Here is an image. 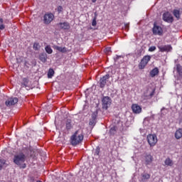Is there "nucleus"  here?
Segmentation results:
<instances>
[{
    "mask_svg": "<svg viewBox=\"0 0 182 182\" xmlns=\"http://www.w3.org/2000/svg\"><path fill=\"white\" fill-rule=\"evenodd\" d=\"M29 153L30 157H33L35 151L31 146L23 148L22 151L14 156L13 162L18 166L19 168H26V164H25V161H26V158L29 157Z\"/></svg>",
    "mask_w": 182,
    "mask_h": 182,
    "instance_id": "nucleus-1",
    "label": "nucleus"
},
{
    "mask_svg": "<svg viewBox=\"0 0 182 182\" xmlns=\"http://www.w3.org/2000/svg\"><path fill=\"white\" fill-rule=\"evenodd\" d=\"M85 134H83V130L78 129L71 136H70V144L72 146H77L80 143L83 141Z\"/></svg>",
    "mask_w": 182,
    "mask_h": 182,
    "instance_id": "nucleus-2",
    "label": "nucleus"
},
{
    "mask_svg": "<svg viewBox=\"0 0 182 182\" xmlns=\"http://www.w3.org/2000/svg\"><path fill=\"white\" fill-rule=\"evenodd\" d=\"M97 114H99V109H97L92 114V118L90 119L89 122V125L92 126V127H95V126H96V123H97Z\"/></svg>",
    "mask_w": 182,
    "mask_h": 182,
    "instance_id": "nucleus-3",
    "label": "nucleus"
},
{
    "mask_svg": "<svg viewBox=\"0 0 182 182\" xmlns=\"http://www.w3.org/2000/svg\"><path fill=\"white\" fill-rule=\"evenodd\" d=\"M151 59V56L150 55H145L144 58L141 60V62L139 64V69H144L146 66H147V63L150 62Z\"/></svg>",
    "mask_w": 182,
    "mask_h": 182,
    "instance_id": "nucleus-4",
    "label": "nucleus"
},
{
    "mask_svg": "<svg viewBox=\"0 0 182 182\" xmlns=\"http://www.w3.org/2000/svg\"><path fill=\"white\" fill-rule=\"evenodd\" d=\"M102 109L107 110L110 105H112V98H110V97L109 96L103 97L102 98Z\"/></svg>",
    "mask_w": 182,
    "mask_h": 182,
    "instance_id": "nucleus-5",
    "label": "nucleus"
},
{
    "mask_svg": "<svg viewBox=\"0 0 182 182\" xmlns=\"http://www.w3.org/2000/svg\"><path fill=\"white\" fill-rule=\"evenodd\" d=\"M147 141L151 147H154L157 144V136L156 134H149L147 136Z\"/></svg>",
    "mask_w": 182,
    "mask_h": 182,
    "instance_id": "nucleus-6",
    "label": "nucleus"
},
{
    "mask_svg": "<svg viewBox=\"0 0 182 182\" xmlns=\"http://www.w3.org/2000/svg\"><path fill=\"white\" fill-rule=\"evenodd\" d=\"M18 102V97H11L8 98L7 100H6L5 105L6 106H7V107H11V106H15V105H16Z\"/></svg>",
    "mask_w": 182,
    "mask_h": 182,
    "instance_id": "nucleus-7",
    "label": "nucleus"
},
{
    "mask_svg": "<svg viewBox=\"0 0 182 182\" xmlns=\"http://www.w3.org/2000/svg\"><path fill=\"white\" fill-rule=\"evenodd\" d=\"M56 27L58 31H60V29L68 31V29H70V24L68 22L58 23L56 24Z\"/></svg>",
    "mask_w": 182,
    "mask_h": 182,
    "instance_id": "nucleus-8",
    "label": "nucleus"
},
{
    "mask_svg": "<svg viewBox=\"0 0 182 182\" xmlns=\"http://www.w3.org/2000/svg\"><path fill=\"white\" fill-rule=\"evenodd\" d=\"M152 32L154 35H159V36H161V35H163V28H161L160 26H158L157 23H154Z\"/></svg>",
    "mask_w": 182,
    "mask_h": 182,
    "instance_id": "nucleus-9",
    "label": "nucleus"
},
{
    "mask_svg": "<svg viewBox=\"0 0 182 182\" xmlns=\"http://www.w3.org/2000/svg\"><path fill=\"white\" fill-rule=\"evenodd\" d=\"M109 79H110V75L109 74H107L100 78L99 83L100 87H101V89H103V87L106 86V83H107Z\"/></svg>",
    "mask_w": 182,
    "mask_h": 182,
    "instance_id": "nucleus-10",
    "label": "nucleus"
},
{
    "mask_svg": "<svg viewBox=\"0 0 182 182\" xmlns=\"http://www.w3.org/2000/svg\"><path fill=\"white\" fill-rule=\"evenodd\" d=\"M163 20L168 23H173L174 21V18L171 16V14L169 12H166L163 14Z\"/></svg>",
    "mask_w": 182,
    "mask_h": 182,
    "instance_id": "nucleus-11",
    "label": "nucleus"
},
{
    "mask_svg": "<svg viewBox=\"0 0 182 182\" xmlns=\"http://www.w3.org/2000/svg\"><path fill=\"white\" fill-rule=\"evenodd\" d=\"M53 14L51 13L45 14L43 18L44 23H46V25H49V23H50V22L53 21Z\"/></svg>",
    "mask_w": 182,
    "mask_h": 182,
    "instance_id": "nucleus-12",
    "label": "nucleus"
},
{
    "mask_svg": "<svg viewBox=\"0 0 182 182\" xmlns=\"http://www.w3.org/2000/svg\"><path fill=\"white\" fill-rule=\"evenodd\" d=\"M160 52H171L173 48L170 45L158 46Z\"/></svg>",
    "mask_w": 182,
    "mask_h": 182,
    "instance_id": "nucleus-13",
    "label": "nucleus"
},
{
    "mask_svg": "<svg viewBox=\"0 0 182 182\" xmlns=\"http://www.w3.org/2000/svg\"><path fill=\"white\" fill-rule=\"evenodd\" d=\"M132 109L133 113H135L136 114H139V113H141V107L137 104H133L132 105Z\"/></svg>",
    "mask_w": 182,
    "mask_h": 182,
    "instance_id": "nucleus-14",
    "label": "nucleus"
},
{
    "mask_svg": "<svg viewBox=\"0 0 182 182\" xmlns=\"http://www.w3.org/2000/svg\"><path fill=\"white\" fill-rule=\"evenodd\" d=\"M153 156H151V154H148L145 156V164L146 166H149L150 164H151V163H153Z\"/></svg>",
    "mask_w": 182,
    "mask_h": 182,
    "instance_id": "nucleus-15",
    "label": "nucleus"
},
{
    "mask_svg": "<svg viewBox=\"0 0 182 182\" xmlns=\"http://www.w3.org/2000/svg\"><path fill=\"white\" fill-rule=\"evenodd\" d=\"M53 49L55 50H58V52H60L61 53H66L68 52V48L66 47H60L58 46H53Z\"/></svg>",
    "mask_w": 182,
    "mask_h": 182,
    "instance_id": "nucleus-16",
    "label": "nucleus"
},
{
    "mask_svg": "<svg viewBox=\"0 0 182 182\" xmlns=\"http://www.w3.org/2000/svg\"><path fill=\"white\" fill-rule=\"evenodd\" d=\"M38 59L42 62L43 63H46V61L48 60V54L46 53H42L39 55Z\"/></svg>",
    "mask_w": 182,
    "mask_h": 182,
    "instance_id": "nucleus-17",
    "label": "nucleus"
},
{
    "mask_svg": "<svg viewBox=\"0 0 182 182\" xmlns=\"http://www.w3.org/2000/svg\"><path fill=\"white\" fill-rule=\"evenodd\" d=\"M65 127L68 130H70L71 129L73 128V123H72V119H65Z\"/></svg>",
    "mask_w": 182,
    "mask_h": 182,
    "instance_id": "nucleus-18",
    "label": "nucleus"
},
{
    "mask_svg": "<svg viewBox=\"0 0 182 182\" xmlns=\"http://www.w3.org/2000/svg\"><path fill=\"white\" fill-rule=\"evenodd\" d=\"M160 73V71L159 70L158 68H154L153 70H151L149 73V75L151 77H154L155 76H157Z\"/></svg>",
    "mask_w": 182,
    "mask_h": 182,
    "instance_id": "nucleus-19",
    "label": "nucleus"
},
{
    "mask_svg": "<svg viewBox=\"0 0 182 182\" xmlns=\"http://www.w3.org/2000/svg\"><path fill=\"white\" fill-rule=\"evenodd\" d=\"M8 167V164H6V160L4 159H0V171L3 168H6Z\"/></svg>",
    "mask_w": 182,
    "mask_h": 182,
    "instance_id": "nucleus-20",
    "label": "nucleus"
},
{
    "mask_svg": "<svg viewBox=\"0 0 182 182\" xmlns=\"http://www.w3.org/2000/svg\"><path fill=\"white\" fill-rule=\"evenodd\" d=\"M150 179V174L147 173H144L141 174V181L147 182Z\"/></svg>",
    "mask_w": 182,
    "mask_h": 182,
    "instance_id": "nucleus-21",
    "label": "nucleus"
},
{
    "mask_svg": "<svg viewBox=\"0 0 182 182\" xmlns=\"http://www.w3.org/2000/svg\"><path fill=\"white\" fill-rule=\"evenodd\" d=\"M176 70L177 73L178 74L179 77H181L182 79V66L180 64H177L176 66Z\"/></svg>",
    "mask_w": 182,
    "mask_h": 182,
    "instance_id": "nucleus-22",
    "label": "nucleus"
},
{
    "mask_svg": "<svg viewBox=\"0 0 182 182\" xmlns=\"http://www.w3.org/2000/svg\"><path fill=\"white\" fill-rule=\"evenodd\" d=\"M175 137L176 139H177L178 140L181 139L182 137V129H178L176 133H175Z\"/></svg>",
    "mask_w": 182,
    "mask_h": 182,
    "instance_id": "nucleus-23",
    "label": "nucleus"
},
{
    "mask_svg": "<svg viewBox=\"0 0 182 182\" xmlns=\"http://www.w3.org/2000/svg\"><path fill=\"white\" fill-rule=\"evenodd\" d=\"M28 84H29V79L23 78L21 82V87H28Z\"/></svg>",
    "mask_w": 182,
    "mask_h": 182,
    "instance_id": "nucleus-24",
    "label": "nucleus"
},
{
    "mask_svg": "<svg viewBox=\"0 0 182 182\" xmlns=\"http://www.w3.org/2000/svg\"><path fill=\"white\" fill-rule=\"evenodd\" d=\"M173 14L178 21V19H180V16H181L180 10L174 9Z\"/></svg>",
    "mask_w": 182,
    "mask_h": 182,
    "instance_id": "nucleus-25",
    "label": "nucleus"
},
{
    "mask_svg": "<svg viewBox=\"0 0 182 182\" xmlns=\"http://www.w3.org/2000/svg\"><path fill=\"white\" fill-rule=\"evenodd\" d=\"M55 75V70L53 68H50L48 72V79H52L53 75Z\"/></svg>",
    "mask_w": 182,
    "mask_h": 182,
    "instance_id": "nucleus-26",
    "label": "nucleus"
},
{
    "mask_svg": "<svg viewBox=\"0 0 182 182\" xmlns=\"http://www.w3.org/2000/svg\"><path fill=\"white\" fill-rule=\"evenodd\" d=\"M165 164H166V166H169L170 167H171V166H173V164H174V163H173V161L170 158H167L165 160Z\"/></svg>",
    "mask_w": 182,
    "mask_h": 182,
    "instance_id": "nucleus-27",
    "label": "nucleus"
},
{
    "mask_svg": "<svg viewBox=\"0 0 182 182\" xmlns=\"http://www.w3.org/2000/svg\"><path fill=\"white\" fill-rule=\"evenodd\" d=\"M117 130V127H112L110 128L109 129V133L112 136H114V134H116Z\"/></svg>",
    "mask_w": 182,
    "mask_h": 182,
    "instance_id": "nucleus-28",
    "label": "nucleus"
},
{
    "mask_svg": "<svg viewBox=\"0 0 182 182\" xmlns=\"http://www.w3.org/2000/svg\"><path fill=\"white\" fill-rule=\"evenodd\" d=\"M46 52L48 53V55H50L53 53V50H52V48H50V46H47L45 48Z\"/></svg>",
    "mask_w": 182,
    "mask_h": 182,
    "instance_id": "nucleus-29",
    "label": "nucleus"
},
{
    "mask_svg": "<svg viewBox=\"0 0 182 182\" xmlns=\"http://www.w3.org/2000/svg\"><path fill=\"white\" fill-rule=\"evenodd\" d=\"M144 96L146 97V99H147V100L151 99L153 97V96H154V90H153L152 92H150L148 95L144 94Z\"/></svg>",
    "mask_w": 182,
    "mask_h": 182,
    "instance_id": "nucleus-30",
    "label": "nucleus"
},
{
    "mask_svg": "<svg viewBox=\"0 0 182 182\" xmlns=\"http://www.w3.org/2000/svg\"><path fill=\"white\" fill-rule=\"evenodd\" d=\"M5 29V24L4 23V18H0V31Z\"/></svg>",
    "mask_w": 182,
    "mask_h": 182,
    "instance_id": "nucleus-31",
    "label": "nucleus"
},
{
    "mask_svg": "<svg viewBox=\"0 0 182 182\" xmlns=\"http://www.w3.org/2000/svg\"><path fill=\"white\" fill-rule=\"evenodd\" d=\"M33 48L34 50H39V49H41V46H39V43H34Z\"/></svg>",
    "mask_w": 182,
    "mask_h": 182,
    "instance_id": "nucleus-32",
    "label": "nucleus"
},
{
    "mask_svg": "<svg viewBox=\"0 0 182 182\" xmlns=\"http://www.w3.org/2000/svg\"><path fill=\"white\" fill-rule=\"evenodd\" d=\"M100 154V147L97 146L95 151V156H99Z\"/></svg>",
    "mask_w": 182,
    "mask_h": 182,
    "instance_id": "nucleus-33",
    "label": "nucleus"
},
{
    "mask_svg": "<svg viewBox=\"0 0 182 182\" xmlns=\"http://www.w3.org/2000/svg\"><path fill=\"white\" fill-rule=\"evenodd\" d=\"M96 19H97V16H95V17H94V18H93V20H92V25L93 26H96V25H97V21H96Z\"/></svg>",
    "mask_w": 182,
    "mask_h": 182,
    "instance_id": "nucleus-34",
    "label": "nucleus"
},
{
    "mask_svg": "<svg viewBox=\"0 0 182 182\" xmlns=\"http://www.w3.org/2000/svg\"><path fill=\"white\" fill-rule=\"evenodd\" d=\"M57 11H58V14H60V12H63V7H62V6H59L57 8Z\"/></svg>",
    "mask_w": 182,
    "mask_h": 182,
    "instance_id": "nucleus-35",
    "label": "nucleus"
},
{
    "mask_svg": "<svg viewBox=\"0 0 182 182\" xmlns=\"http://www.w3.org/2000/svg\"><path fill=\"white\" fill-rule=\"evenodd\" d=\"M156 46H151L149 48V52H154V50H156Z\"/></svg>",
    "mask_w": 182,
    "mask_h": 182,
    "instance_id": "nucleus-36",
    "label": "nucleus"
},
{
    "mask_svg": "<svg viewBox=\"0 0 182 182\" xmlns=\"http://www.w3.org/2000/svg\"><path fill=\"white\" fill-rule=\"evenodd\" d=\"M164 110H166V107H162L161 109V116H164L166 114V112H163Z\"/></svg>",
    "mask_w": 182,
    "mask_h": 182,
    "instance_id": "nucleus-37",
    "label": "nucleus"
},
{
    "mask_svg": "<svg viewBox=\"0 0 182 182\" xmlns=\"http://www.w3.org/2000/svg\"><path fill=\"white\" fill-rule=\"evenodd\" d=\"M145 122H150V117H146L144 119Z\"/></svg>",
    "mask_w": 182,
    "mask_h": 182,
    "instance_id": "nucleus-38",
    "label": "nucleus"
},
{
    "mask_svg": "<svg viewBox=\"0 0 182 182\" xmlns=\"http://www.w3.org/2000/svg\"><path fill=\"white\" fill-rule=\"evenodd\" d=\"M125 28L127 30V31H129V25H125Z\"/></svg>",
    "mask_w": 182,
    "mask_h": 182,
    "instance_id": "nucleus-39",
    "label": "nucleus"
},
{
    "mask_svg": "<svg viewBox=\"0 0 182 182\" xmlns=\"http://www.w3.org/2000/svg\"><path fill=\"white\" fill-rule=\"evenodd\" d=\"M119 58H120V56L117 55L116 58H114V60H119Z\"/></svg>",
    "mask_w": 182,
    "mask_h": 182,
    "instance_id": "nucleus-40",
    "label": "nucleus"
},
{
    "mask_svg": "<svg viewBox=\"0 0 182 182\" xmlns=\"http://www.w3.org/2000/svg\"><path fill=\"white\" fill-rule=\"evenodd\" d=\"M106 50H107V52H110V48H107Z\"/></svg>",
    "mask_w": 182,
    "mask_h": 182,
    "instance_id": "nucleus-41",
    "label": "nucleus"
},
{
    "mask_svg": "<svg viewBox=\"0 0 182 182\" xmlns=\"http://www.w3.org/2000/svg\"><path fill=\"white\" fill-rule=\"evenodd\" d=\"M96 1H97V0H92V2H93V4H95V2H96Z\"/></svg>",
    "mask_w": 182,
    "mask_h": 182,
    "instance_id": "nucleus-42",
    "label": "nucleus"
},
{
    "mask_svg": "<svg viewBox=\"0 0 182 182\" xmlns=\"http://www.w3.org/2000/svg\"><path fill=\"white\" fill-rule=\"evenodd\" d=\"M37 182H42V181H38Z\"/></svg>",
    "mask_w": 182,
    "mask_h": 182,
    "instance_id": "nucleus-43",
    "label": "nucleus"
}]
</instances>
